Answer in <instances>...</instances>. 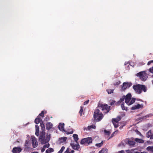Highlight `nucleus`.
<instances>
[{"label":"nucleus","mask_w":153,"mask_h":153,"mask_svg":"<svg viewBox=\"0 0 153 153\" xmlns=\"http://www.w3.org/2000/svg\"><path fill=\"white\" fill-rule=\"evenodd\" d=\"M133 88L135 93L138 94H141L142 91L144 92H146L147 90V88L145 85L139 84L134 85Z\"/></svg>","instance_id":"nucleus-1"},{"label":"nucleus","mask_w":153,"mask_h":153,"mask_svg":"<svg viewBox=\"0 0 153 153\" xmlns=\"http://www.w3.org/2000/svg\"><path fill=\"white\" fill-rule=\"evenodd\" d=\"M103 114L100 112L99 109H96L94 114V120L96 122L100 121L103 118Z\"/></svg>","instance_id":"nucleus-2"},{"label":"nucleus","mask_w":153,"mask_h":153,"mask_svg":"<svg viewBox=\"0 0 153 153\" xmlns=\"http://www.w3.org/2000/svg\"><path fill=\"white\" fill-rule=\"evenodd\" d=\"M45 133L44 131H42L39 134V140L41 142V143L42 144H44L48 142L50 138V135L47 136L48 138V140L47 139H45Z\"/></svg>","instance_id":"nucleus-3"},{"label":"nucleus","mask_w":153,"mask_h":153,"mask_svg":"<svg viewBox=\"0 0 153 153\" xmlns=\"http://www.w3.org/2000/svg\"><path fill=\"white\" fill-rule=\"evenodd\" d=\"M110 106H108V105L106 104H99L98 105V108L105 114L109 112L110 110Z\"/></svg>","instance_id":"nucleus-4"},{"label":"nucleus","mask_w":153,"mask_h":153,"mask_svg":"<svg viewBox=\"0 0 153 153\" xmlns=\"http://www.w3.org/2000/svg\"><path fill=\"white\" fill-rule=\"evenodd\" d=\"M93 140L91 137H87L81 139L80 143L81 145L88 146L92 143Z\"/></svg>","instance_id":"nucleus-5"},{"label":"nucleus","mask_w":153,"mask_h":153,"mask_svg":"<svg viewBox=\"0 0 153 153\" xmlns=\"http://www.w3.org/2000/svg\"><path fill=\"white\" fill-rule=\"evenodd\" d=\"M136 76L138 77L139 79L142 81H145L148 78L147 74L145 71H142L137 73Z\"/></svg>","instance_id":"nucleus-6"},{"label":"nucleus","mask_w":153,"mask_h":153,"mask_svg":"<svg viewBox=\"0 0 153 153\" xmlns=\"http://www.w3.org/2000/svg\"><path fill=\"white\" fill-rule=\"evenodd\" d=\"M131 85L132 84L131 83H128V82H123L122 89L123 91H124L128 87H129L131 86Z\"/></svg>","instance_id":"nucleus-7"},{"label":"nucleus","mask_w":153,"mask_h":153,"mask_svg":"<svg viewBox=\"0 0 153 153\" xmlns=\"http://www.w3.org/2000/svg\"><path fill=\"white\" fill-rule=\"evenodd\" d=\"M70 145L74 150H78L80 148V146L79 144H74V143H71Z\"/></svg>","instance_id":"nucleus-8"},{"label":"nucleus","mask_w":153,"mask_h":153,"mask_svg":"<svg viewBox=\"0 0 153 153\" xmlns=\"http://www.w3.org/2000/svg\"><path fill=\"white\" fill-rule=\"evenodd\" d=\"M143 104H137L136 105H135L132 106L131 108V109L132 110H134L135 109H137L140 108H142L143 107Z\"/></svg>","instance_id":"nucleus-9"},{"label":"nucleus","mask_w":153,"mask_h":153,"mask_svg":"<svg viewBox=\"0 0 153 153\" xmlns=\"http://www.w3.org/2000/svg\"><path fill=\"white\" fill-rule=\"evenodd\" d=\"M22 150V149L20 147H14L13 148L12 152L13 153H19Z\"/></svg>","instance_id":"nucleus-10"},{"label":"nucleus","mask_w":153,"mask_h":153,"mask_svg":"<svg viewBox=\"0 0 153 153\" xmlns=\"http://www.w3.org/2000/svg\"><path fill=\"white\" fill-rule=\"evenodd\" d=\"M131 95L130 93H128L126 96H125V102L128 104L130 100L131 99Z\"/></svg>","instance_id":"nucleus-11"},{"label":"nucleus","mask_w":153,"mask_h":153,"mask_svg":"<svg viewBox=\"0 0 153 153\" xmlns=\"http://www.w3.org/2000/svg\"><path fill=\"white\" fill-rule=\"evenodd\" d=\"M64 123H59L58 126V128L60 130L62 131H64Z\"/></svg>","instance_id":"nucleus-12"},{"label":"nucleus","mask_w":153,"mask_h":153,"mask_svg":"<svg viewBox=\"0 0 153 153\" xmlns=\"http://www.w3.org/2000/svg\"><path fill=\"white\" fill-rule=\"evenodd\" d=\"M53 126V124L51 123L48 122L46 124V128L47 130H49L52 128Z\"/></svg>","instance_id":"nucleus-13"},{"label":"nucleus","mask_w":153,"mask_h":153,"mask_svg":"<svg viewBox=\"0 0 153 153\" xmlns=\"http://www.w3.org/2000/svg\"><path fill=\"white\" fill-rule=\"evenodd\" d=\"M42 119L41 118L39 117V116H38L37 117V118L35 119L34 121V122L36 124H38L39 123H40L42 122Z\"/></svg>","instance_id":"nucleus-14"},{"label":"nucleus","mask_w":153,"mask_h":153,"mask_svg":"<svg viewBox=\"0 0 153 153\" xmlns=\"http://www.w3.org/2000/svg\"><path fill=\"white\" fill-rule=\"evenodd\" d=\"M128 144L131 146H133L135 145V142L134 141L129 140L128 141Z\"/></svg>","instance_id":"nucleus-15"},{"label":"nucleus","mask_w":153,"mask_h":153,"mask_svg":"<svg viewBox=\"0 0 153 153\" xmlns=\"http://www.w3.org/2000/svg\"><path fill=\"white\" fill-rule=\"evenodd\" d=\"M108 149L105 148L102 149L99 152V153H107Z\"/></svg>","instance_id":"nucleus-16"},{"label":"nucleus","mask_w":153,"mask_h":153,"mask_svg":"<svg viewBox=\"0 0 153 153\" xmlns=\"http://www.w3.org/2000/svg\"><path fill=\"white\" fill-rule=\"evenodd\" d=\"M135 140L136 142L140 143H143L144 142V140L141 139L136 138L135 139Z\"/></svg>","instance_id":"nucleus-17"},{"label":"nucleus","mask_w":153,"mask_h":153,"mask_svg":"<svg viewBox=\"0 0 153 153\" xmlns=\"http://www.w3.org/2000/svg\"><path fill=\"white\" fill-rule=\"evenodd\" d=\"M73 137L74 141L77 143V141L79 139L78 135L77 134H74L73 135Z\"/></svg>","instance_id":"nucleus-18"},{"label":"nucleus","mask_w":153,"mask_h":153,"mask_svg":"<svg viewBox=\"0 0 153 153\" xmlns=\"http://www.w3.org/2000/svg\"><path fill=\"white\" fill-rule=\"evenodd\" d=\"M121 120V117L120 116L117 117L116 118L113 119L112 121H114V122L117 123Z\"/></svg>","instance_id":"nucleus-19"},{"label":"nucleus","mask_w":153,"mask_h":153,"mask_svg":"<svg viewBox=\"0 0 153 153\" xmlns=\"http://www.w3.org/2000/svg\"><path fill=\"white\" fill-rule=\"evenodd\" d=\"M136 99L135 98H132L131 99V100L130 101V102H129V103L127 104L128 105H130L134 103Z\"/></svg>","instance_id":"nucleus-20"},{"label":"nucleus","mask_w":153,"mask_h":153,"mask_svg":"<svg viewBox=\"0 0 153 153\" xmlns=\"http://www.w3.org/2000/svg\"><path fill=\"white\" fill-rule=\"evenodd\" d=\"M152 135V132L151 130L149 131L146 134V136L148 138L150 137Z\"/></svg>","instance_id":"nucleus-21"},{"label":"nucleus","mask_w":153,"mask_h":153,"mask_svg":"<svg viewBox=\"0 0 153 153\" xmlns=\"http://www.w3.org/2000/svg\"><path fill=\"white\" fill-rule=\"evenodd\" d=\"M54 150L53 149L51 148H49L46 151V153H51L53 152Z\"/></svg>","instance_id":"nucleus-22"},{"label":"nucleus","mask_w":153,"mask_h":153,"mask_svg":"<svg viewBox=\"0 0 153 153\" xmlns=\"http://www.w3.org/2000/svg\"><path fill=\"white\" fill-rule=\"evenodd\" d=\"M121 107L122 108V109L123 110H125L126 111H127L128 110L127 107H125L124 106V102H123L121 104Z\"/></svg>","instance_id":"nucleus-23"},{"label":"nucleus","mask_w":153,"mask_h":153,"mask_svg":"<svg viewBox=\"0 0 153 153\" xmlns=\"http://www.w3.org/2000/svg\"><path fill=\"white\" fill-rule=\"evenodd\" d=\"M146 150L151 152L153 151V146H149L146 148Z\"/></svg>","instance_id":"nucleus-24"},{"label":"nucleus","mask_w":153,"mask_h":153,"mask_svg":"<svg viewBox=\"0 0 153 153\" xmlns=\"http://www.w3.org/2000/svg\"><path fill=\"white\" fill-rule=\"evenodd\" d=\"M40 124L42 129V131H44L45 129V126L43 124V122L42 121V122L40 123Z\"/></svg>","instance_id":"nucleus-25"},{"label":"nucleus","mask_w":153,"mask_h":153,"mask_svg":"<svg viewBox=\"0 0 153 153\" xmlns=\"http://www.w3.org/2000/svg\"><path fill=\"white\" fill-rule=\"evenodd\" d=\"M104 132L105 134L108 136H109L110 135L111 132L109 131H107V130L105 129L104 130Z\"/></svg>","instance_id":"nucleus-26"},{"label":"nucleus","mask_w":153,"mask_h":153,"mask_svg":"<svg viewBox=\"0 0 153 153\" xmlns=\"http://www.w3.org/2000/svg\"><path fill=\"white\" fill-rule=\"evenodd\" d=\"M103 142L102 141V142L99 143H97L95 144V146L98 147H101L103 144Z\"/></svg>","instance_id":"nucleus-27"},{"label":"nucleus","mask_w":153,"mask_h":153,"mask_svg":"<svg viewBox=\"0 0 153 153\" xmlns=\"http://www.w3.org/2000/svg\"><path fill=\"white\" fill-rule=\"evenodd\" d=\"M106 91L108 92V94H111V93H113L114 90L113 89H108L106 90Z\"/></svg>","instance_id":"nucleus-28"},{"label":"nucleus","mask_w":153,"mask_h":153,"mask_svg":"<svg viewBox=\"0 0 153 153\" xmlns=\"http://www.w3.org/2000/svg\"><path fill=\"white\" fill-rule=\"evenodd\" d=\"M59 140H61V142H63L66 141L67 140V137H61L59 139Z\"/></svg>","instance_id":"nucleus-29"},{"label":"nucleus","mask_w":153,"mask_h":153,"mask_svg":"<svg viewBox=\"0 0 153 153\" xmlns=\"http://www.w3.org/2000/svg\"><path fill=\"white\" fill-rule=\"evenodd\" d=\"M96 128V126L94 125H91V126H88V130H90L91 128Z\"/></svg>","instance_id":"nucleus-30"},{"label":"nucleus","mask_w":153,"mask_h":153,"mask_svg":"<svg viewBox=\"0 0 153 153\" xmlns=\"http://www.w3.org/2000/svg\"><path fill=\"white\" fill-rule=\"evenodd\" d=\"M125 98V96H123L119 100L118 102L120 103H121L124 100Z\"/></svg>","instance_id":"nucleus-31"},{"label":"nucleus","mask_w":153,"mask_h":153,"mask_svg":"<svg viewBox=\"0 0 153 153\" xmlns=\"http://www.w3.org/2000/svg\"><path fill=\"white\" fill-rule=\"evenodd\" d=\"M83 111V107L82 106H81L80 107V110L79 111V113L80 114V116H81L82 115V113Z\"/></svg>","instance_id":"nucleus-32"},{"label":"nucleus","mask_w":153,"mask_h":153,"mask_svg":"<svg viewBox=\"0 0 153 153\" xmlns=\"http://www.w3.org/2000/svg\"><path fill=\"white\" fill-rule=\"evenodd\" d=\"M32 142L33 143V148H35L37 146L38 144L36 143V142H35V144H34V142L33 141V140H32Z\"/></svg>","instance_id":"nucleus-33"},{"label":"nucleus","mask_w":153,"mask_h":153,"mask_svg":"<svg viewBox=\"0 0 153 153\" xmlns=\"http://www.w3.org/2000/svg\"><path fill=\"white\" fill-rule=\"evenodd\" d=\"M128 153H140L139 152L137 151H135L134 150H131L129 151V152Z\"/></svg>","instance_id":"nucleus-34"},{"label":"nucleus","mask_w":153,"mask_h":153,"mask_svg":"<svg viewBox=\"0 0 153 153\" xmlns=\"http://www.w3.org/2000/svg\"><path fill=\"white\" fill-rule=\"evenodd\" d=\"M120 83V81H117L116 82H115L114 84V86L118 85H119Z\"/></svg>","instance_id":"nucleus-35"},{"label":"nucleus","mask_w":153,"mask_h":153,"mask_svg":"<svg viewBox=\"0 0 153 153\" xmlns=\"http://www.w3.org/2000/svg\"><path fill=\"white\" fill-rule=\"evenodd\" d=\"M45 114V112L44 111H42L39 114V116H40L42 117H44V115Z\"/></svg>","instance_id":"nucleus-36"},{"label":"nucleus","mask_w":153,"mask_h":153,"mask_svg":"<svg viewBox=\"0 0 153 153\" xmlns=\"http://www.w3.org/2000/svg\"><path fill=\"white\" fill-rule=\"evenodd\" d=\"M129 63L128 62H125V65L126 66V67H127V70H128L129 69Z\"/></svg>","instance_id":"nucleus-37"},{"label":"nucleus","mask_w":153,"mask_h":153,"mask_svg":"<svg viewBox=\"0 0 153 153\" xmlns=\"http://www.w3.org/2000/svg\"><path fill=\"white\" fill-rule=\"evenodd\" d=\"M35 127L36 131H39V126L38 125H35Z\"/></svg>","instance_id":"nucleus-38"},{"label":"nucleus","mask_w":153,"mask_h":153,"mask_svg":"<svg viewBox=\"0 0 153 153\" xmlns=\"http://www.w3.org/2000/svg\"><path fill=\"white\" fill-rule=\"evenodd\" d=\"M49 146H50V144L49 143H48V144H46L43 146L44 148H48Z\"/></svg>","instance_id":"nucleus-39"},{"label":"nucleus","mask_w":153,"mask_h":153,"mask_svg":"<svg viewBox=\"0 0 153 153\" xmlns=\"http://www.w3.org/2000/svg\"><path fill=\"white\" fill-rule=\"evenodd\" d=\"M65 149V147L64 146H62L61 147V149L59 150V151H60L62 153V152H63V150Z\"/></svg>","instance_id":"nucleus-40"},{"label":"nucleus","mask_w":153,"mask_h":153,"mask_svg":"<svg viewBox=\"0 0 153 153\" xmlns=\"http://www.w3.org/2000/svg\"><path fill=\"white\" fill-rule=\"evenodd\" d=\"M64 153H71L70 152V150L69 148H68L66 151Z\"/></svg>","instance_id":"nucleus-41"},{"label":"nucleus","mask_w":153,"mask_h":153,"mask_svg":"<svg viewBox=\"0 0 153 153\" xmlns=\"http://www.w3.org/2000/svg\"><path fill=\"white\" fill-rule=\"evenodd\" d=\"M89 101V100H88L85 101L84 103V105H86L88 103Z\"/></svg>","instance_id":"nucleus-42"},{"label":"nucleus","mask_w":153,"mask_h":153,"mask_svg":"<svg viewBox=\"0 0 153 153\" xmlns=\"http://www.w3.org/2000/svg\"><path fill=\"white\" fill-rule=\"evenodd\" d=\"M152 62H153V60L149 61L147 63V65H149L152 63Z\"/></svg>","instance_id":"nucleus-43"},{"label":"nucleus","mask_w":153,"mask_h":153,"mask_svg":"<svg viewBox=\"0 0 153 153\" xmlns=\"http://www.w3.org/2000/svg\"><path fill=\"white\" fill-rule=\"evenodd\" d=\"M151 116V115L150 114H148V115H146L145 117H143V118H144L145 119L147 118H148V117H150Z\"/></svg>","instance_id":"nucleus-44"},{"label":"nucleus","mask_w":153,"mask_h":153,"mask_svg":"<svg viewBox=\"0 0 153 153\" xmlns=\"http://www.w3.org/2000/svg\"><path fill=\"white\" fill-rule=\"evenodd\" d=\"M115 101H113L112 102H111L110 103V105H113L115 103Z\"/></svg>","instance_id":"nucleus-45"},{"label":"nucleus","mask_w":153,"mask_h":153,"mask_svg":"<svg viewBox=\"0 0 153 153\" xmlns=\"http://www.w3.org/2000/svg\"><path fill=\"white\" fill-rule=\"evenodd\" d=\"M50 119V118H49V117H48V116H47V117L45 119V121H48V120H49Z\"/></svg>","instance_id":"nucleus-46"},{"label":"nucleus","mask_w":153,"mask_h":153,"mask_svg":"<svg viewBox=\"0 0 153 153\" xmlns=\"http://www.w3.org/2000/svg\"><path fill=\"white\" fill-rule=\"evenodd\" d=\"M39 131H36L35 132V133L36 135L37 136H38L39 134Z\"/></svg>","instance_id":"nucleus-47"},{"label":"nucleus","mask_w":153,"mask_h":153,"mask_svg":"<svg viewBox=\"0 0 153 153\" xmlns=\"http://www.w3.org/2000/svg\"><path fill=\"white\" fill-rule=\"evenodd\" d=\"M45 148H44V146H43V148L41 149V152H43L45 151Z\"/></svg>","instance_id":"nucleus-48"},{"label":"nucleus","mask_w":153,"mask_h":153,"mask_svg":"<svg viewBox=\"0 0 153 153\" xmlns=\"http://www.w3.org/2000/svg\"><path fill=\"white\" fill-rule=\"evenodd\" d=\"M116 131H114L111 134L110 138L113 137L114 136V134L115 133Z\"/></svg>","instance_id":"nucleus-49"},{"label":"nucleus","mask_w":153,"mask_h":153,"mask_svg":"<svg viewBox=\"0 0 153 153\" xmlns=\"http://www.w3.org/2000/svg\"><path fill=\"white\" fill-rule=\"evenodd\" d=\"M136 100H138V101H141V102H143V100H142L140 99H136Z\"/></svg>","instance_id":"nucleus-50"},{"label":"nucleus","mask_w":153,"mask_h":153,"mask_svg":"<svg viewBox=\"0 0 153 153\" xmlns=\"http://www.w3.org/2000/svg\"><path fill=\"white\" fill-rule=\"evenodd\" d=\"M73 133V131H71V132H68L67 134H72Z\"/></svg>","instance_id":"nucleus-51"},{"label":"nucleus","mask_w":153,"mask_h":153,"mask_svg":"<svg viewBox=\"0 0 153 153\" xmlns=\"http://www.w3.org/2000/svg\"><path fill=\"white\" fill-rule=\"evenodd\" d=\"M74 152V150H72L71 152H71V153H73Z\"/></svg>","instance_id":"nucleus-52"},{"label":"nucleus","mask_w":153,"mask_h":153,"mask_svg":"<svg viewBox=\"0 0 153 153\" xmlns=\"http://www.w3.org/2000/svg\"><path fill=\"white\" fill-rule=\"evenodd\" d=\"M150 139H153V134H152V136L150 137Z\"/></svg>","instance_id":"nucleus-53"},{"label":"nucleus","mask_w":153,"mask_h":153,"mask_svg":"<svg viewBox=\"0 0 153 153\" xmlns=\"http://www.w3.org/2000/svg\"><path fill=\"white\" fill-rule=\"evenodd\" d=\"M140 153H148L146 152H140Z\"/></svg>","instance_id":"nucleus-54"},{"label":"nucleus","mask_w":153,"mask_h":153,"mask_svg":"<svg viewBox=\"0 0 153 153\" xmlns=\"http://www.w3.org/2000/svg\"><path fill=\"white\" fill-rule=\"evenodd\" d=\"M27 143H25V146H27Z\"/></svg>","instance_id":"nucleus-55"},{"label":"nucleus","mask_w":153,"mask_h":153,"mask_svg":"<svg viewBox=\"0 0 153 153\" xmlns=\"http://www.w3.org/2000/svg\"><path fill=\"white\" fill-rule=\"evenodd\" d=\"M58 153H62V152L59 151L58 152Z\"/></svg>","instance_id":"nucleus-56"},{"label":"nucleus","mask_w":153,"mask_h":153,"mask_svg":"<svg viewBox=\"0 0 153 153\" xmlns=\"http://www.w3.org/2000/svg\"><path fill=\"white\" fill-rule=\"evenodd\" d=\"M34 153H38L37 152H34Z\"/></svg>","instance_id":"nucleus-57"},{"label":"nucleus","mask_w":153,"mask_h":153,"mask_svg":"<svg viewBox=\"0 0 153 153\" xmlns=\"http://www.w3.org/2000/svg\"><path fill=\"white\" fill-rule=\"evenodd\" d=\"M117 126H115V127H117Z\"/></svg>","instance_id":"nucleus-58"},{"label":"nucleus","mask_w":153,"mask_h":153,"mask_svg":"<svg viewBox=\"0 0 153 153\" xmlns=\"http://www.w3.org/2000/svg\"><path fill=\"white\" fill-rule=\"evenodd\" d=\"M153 153V151L152 152H151V153Z\"/></svg>","instance_id":"nucleus-59"},{"label":"nucleus","mask_w":153,"mask_h":153,"mask_svg":"<svg viewBox=\"0 0 153 153\" xmlns=\"http://www.w3.org/2000/svg\"><path fill=\"white\" fill-rule=\"evenodd\" d=\"M98 153H99V152Z\"/></svg>","instance_id":"nucleus-60"}]
</instances>
